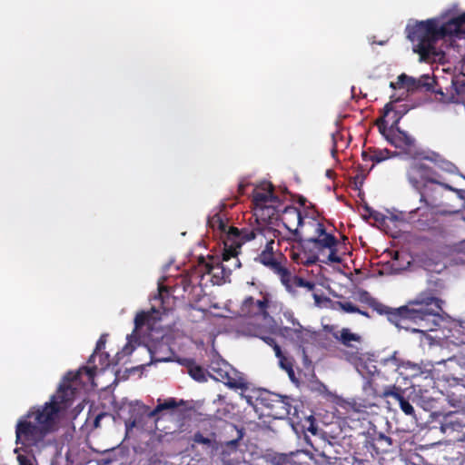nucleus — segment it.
<instances>
[{
	"label": "nucleus",
	"mask_w": 465,
	"mask_h": 465,
	"mask_svg": "<svg viewBox=\"0 0 465 465\" xmlns=\"http://www.w3.org/2000/svg\"><path fill=\"white\" fill-rule=\"evenodd\" d=\"M270 306V298L268 294L262 296L261 300H254L253 297H246L240 307V315L246 318H256L267 320L269 318L268 309Z\"/></svg>",
	"instance_id": "nucleus-14"
},
{
	"label": "nucleus",
	"mask_w": 465,
	"mask_h": 465,
	"mask_svg": "<svg viewBox=\"0 0 465 465\" xmlns=\"http://www.w3.org/2000/svg\"><path fill=\"white\" fill-rule=\"evenodd\" d=\"M407 38L413 44L412 50L420 61H428L437 54L436 44L447 37L465 35V13L443 22L440 17L417 21L406 26Z\"/></svg>",
	"instance_id": "nucleus-2"
},
{
	"label": "nucleus",
	"mask_w": 465,
	"mask_h": 465,
	"mask_svg": "<svg viewBox=\"0 0 465 465\" xmlns=\"http://www.w3.org/2000/svg\"><path fill=\"white\" fill-rule=\"evenodd\" d=\"M356 313H359V314H361V315H362V316H365V317H367V318H370V315H369L368 312H366V311H362V310H361L360 308H359V312H356Z\"/></svg>",
	"instance_id": "nucleus-53"
},
{
	"label": "nucleus",
	"mask_w": 465,
	"mask_h": 465,
	"mask_svg": "<svg viewBox=\"0 0 465 465\" xmlns=\"http://www.w3.org/2000/svg\"><path fill=\"white\" fill-rule=\"evenodd\" d=\"M231 233L234 236L242 235V239L244 240L259 239L261 243H262V240L264 239V249L255 257L254 261L278 275L284 285L290 284L292 273L285 266L286 258L282 253L276 255L273 252L274 239L280 233L278 230L264 225L252 228L244 227L242 229H232Z\"/></svg>",
	"instance_id": "nucleus-4"
},
{
	"label": "nucleus",
	"mask_w": 465,
	"mask_h": 465,
	"mask_svg": "<svg viewBox=\"0 0 465 465\" xmlns=\"http://www.w3.org/2000/svg\"><path fill=\"white\" fill-rule=\"evenodd\" d=\"M193 443L206 445L208 447L212 446V440L204 437L201 432H195L192 438Z\"/></svg>",
	"instance_id": "nucleus-42"
},
{
	"label": "nucleus",
	"mask_w": 465,
	"mask_h": 465,
	"mask_svg": "<svg viewBox=\"0 0 465 465\" xmlns=\"http://www.w3.org/2000/svg\"><path fill=\"white\" fill-rule=\"evenodd\" d=\"M281 333L285 337L293 339V328L283 327L281 329Z\"/></svg>",
	"instance_id": "nucleus-47"
},
{
	"label": "nucleus",
	"mask_w": 465,
	"mask_h": 465,
	"mask_svg": "<svg viewBox=\"0 0 465 465\" xmlns=\"http://www.w3.org/2000/svg\"><path fill=\"white\" fill-rule=\"evenodd\" d=\"M106 415L105 412H101L99 413L95 418H94V428H98L100 426V421Z\"/></svg>",
	"instance_id": "nucleus-50"
},
{
	"label": "nucleus",
	"mask_w": 465,
	"mask_h": 465,
	"mask_svg": "<svg viewBox=\"0 0 465 465\" xmlns=\"http://www.w3.org/2000/svg\"><path fill=\"white\" fill-rule=\"evenodd\" d=\"M311 225L314 227V234L307 239L301 236L293 238L292 241L297 242L301 252H292V259L297 262L306 266L313 265L319 261V255L327 248L338 245L337 238L326 232L323 223L312 220Z\"/></svg>",
	"instance_id": "nucleus-6"
},
{
	"label": "nucleus",
	"mask_w": 465,
	"mask_h": 465,
	"mask_svg": "<svg viewBox=\"0 0 465 465\" xmlns=\"http://www.w3.org/2000/svg\"><path fill=\"white\" fill-rule=\"evenodd\" d=\"M150 407L144 404H137L131 411L129 419L125 421V427L127 430H131L134 428L144 430L147 419H153L149 413L151 412Z\"/></svg>",
	"instance_id": "nucleus-22"
},
{
	"label": "nucleus",
	"mask_w": 465,
	"mask_h": 465,
	"mask_svg": "<svg viewBox=\"0 0 465 465\" xmlns=\"http://www.w3.org/2000/svg\"><path fill=\"white\" fill-rule=\"evenodd\" d=\"M230 264H223V270H228L232 272V270H236L241 267V262L238 258L232 259Z\"/></svg>",
	"instance_id": "nucleus-44"
},
{
	"label": "nucleus",
	"mask_w": 465,
	"mask_h": 465,
	"mask_svg": "<svg viewBox=\"0 0 465 465\" xmlns=\"http://www.w3.org/2000/svg\"><path fill=\"white\" fill-rule=\"evenodd\" d=\"M280 358V365L281 367L287 371L290 379L292 381H294L295 379V373L293 370V366L291 361H289L287 358L283 357L282 355Z\"/></svg>",
	"instance_id": "nucleus-37"
},
{
	"label": "nucleus",
	"mask_w": 465,
	"mask_h": 465,
	"mask_svg": "<svg viewBox=\"0 0 465 465\" xmlns=\"http://www.w3.org/2000/svg\"><path fill=\"white\" fill-rule=\"evenodd\" d=\"M452 87L455 89V94H451L450 96L445 95L442 92H436L441 95L440 101L443 103H452L457 101L456 95H460L465 91V83L460 81H452Z\"/></svg>",
	"instance_id": "nucleus-30"
},
{
	"label": "nucleus",
	"mask_w": 465,
	"mask_h": 465,
	"mask_svg": "<svg viewBox=\"0 0 465 465\" xmlns=\"http://www.w3.org/2000/svg\"><path fill=\"white\" fill-rule=\"evenodd\" d=\"M150 352L152 359L155 361H168L171 360L173 354L170 347L163 342L153 344L152 348H150Z\"/></svg>",
	"instance_id": "nucleus-28"
},
{
	"label": "nucleus",
	"mask_w": 465,
	"mask_h": 465,
	"mask_svg": "<svg viewBox=\"0 0 465 465\" xmlns=\"http://www.w3.org/2000/svg\"><path fill=\"white\" fill-rule=\"evenodd\" d=\"M440 430L450 441H465V413L456 411L447 414L441 421Z\"/></svg>",
	"instance_id": "nucleus-12"
},
{
	"label": "nucleus",
	"mask_w": 465,
	"mask_h": 465,
	"mask_svg": "<svg viewBox=\"0 0 465 465\" xmlns=\"http://www.w3.org/2000/svg\"><path fill=\"white\" fill-rule=\"evenodd\" d=\"M256 401L267 410V416L278 420L288 419L292 424L301 425L312 434L317 433L313 416L304 415L299 411L297 405H292L293 400L290 397L264 391L260 393Z\"/></svg>",
	"instance_id": "nucleus-5"
},
{
	"label": "nucleus",
	"mask_w": 465,
	"mask_h": 465,
	"mask_svg": "<svg viewBox=\"0 0 465 465\" xmlns=\"http://www.w3.org/2000/svg\"><path fill=\"white\" fill-rule=\"evenodd\" d=\"M231 443L232 444H236L237 443V440H232Z\"/></svg>",
	"instance_id": "nucleus-58"
},
{
	"label": "nucleus",
	"mask_w": 465,
	"mask_h": 465,
	"mask_svg": "<svg viewBox=\"0 0 465 465\" xmlns=\"http://www.w3.org/2000/svg\"><path fill=\"white\" fill-rule=\"evenodd\" d=\"M207 225L213 230H219L221 232H225L227 230V224L220 213L210 216L207 220Z\"/></svg>",
	"instance_id": "nucleus-33"
},
{
	"label": "nucleus",
	"mask_w": 465,
	"mask_h": 465,
	"mask_svg": "<svg viewBox=\"0 0 465 465\" xmlns=\"http://www.w3.org/2000/svg\"><path fill=\"white\" fill-rule=\"evenodd\" d=\"M392 444L393 440L391 437L379 432L370 438H367L364 446L373 457L374 455L389 452Z\"/></svg>",
	"instance_id": "nucleus-21"
},
{
	"label": "nucleus",
	"mask_w": 465,
	"mask_h": 465,
	"mask_svg": "<svg viewBox=\"0 0 465 465\" xmlns=\"http://www.w3.org/2000/svg\"><path fill=\"white\" fill-rule=\"evenodd\" d=\"M232 229H237L231 226L227 232V238L224 241V248L223 252V262L228 263L232 259L238 258L240 249L243 243L250 240L242 239V235L234 236L231 232Z\"/></svg>",
	"instance_id": "nucleus-20"
},
{
	"label": "nucleus",
	"mask_w": 465,
	"mask_h": 465,
	"mask_svg": "<svg viewBox=\"0 0 465 465\" xmlns=\"http://www.w3.org/2000/svg\"><path fill=\"white\" fill-rule=\"evenodd\" d=\"M181 283L183 284V291H187V288L191 285V281L188 278H183Z\"/></svg>",
	"instance_id": "nucleus-51"
},
{
	"label": "nucleus",
	"mask_w": 465,
	"mask_h": 465,
	"mask_svg": "<svg viewBox=\"0 0 465 465\" xmlns=\"http://www.w3.org/2000/svg\"><path fill=\"white\" fill-rule=\"evenodd\" d=\"M188 373L196 381L203 382L206 381L203 368L194 364L193 361L188 365Z\"/></svg>",
	"instance_id": "nucleus-35"
},
{
	"label": "nucleus",
	"mask_w": 465,
	"mask_h": 465,
	"mask_svg": "<svg viewBox=\"0 0 465 465\" xmlns=\"http://www.w3.org/2000/svg\"><path fill=\"white\" fill-rule=\"evenodd\" d=\"M380 396L383 399H392L395 402H398L401 410L406 415H414V408L405 398V390L401 387L396 385L386 386Z\"/></svg>",
	"instance_id": "nucleus-19"
},
{
	"label": "nucleus",
	"mask_w": 465,
	"mask_h": 465,
	"mask_svg": "<svg viewBox=\"0 0 465 465\" xmlns=\"http://www.w3.org/2000/svg\"><path fill=\"white\" fill-rule=\"evenodd\" d=\"M262 340L268 344L270 345L271 347H272L274 352H275V355L277 357H281L282 356V349L280 347V345L277 343L276 340L273 338V337H271V336H266V337H263Z\"/></svg>",
	"instance_id": "nucleus-41"
},
{
	"label": "nucleus",
	"mask_w": 465,
	"mask_h": 465,
	"mask_svg": "<svg viewBox=\"0 0 465 465\" xmlns=\"http://www.w3.org/2000/svg\"><path fill=\"white\" fill-rule=\"evenodd\" d=\"M298 286L307 288L310 291H312L315 287V284L312 282L306 281L304 279H298Z\"/></svg>",
	"instance_id": "nucleus-45"
},
{
	"label": "nucleus",
	"mask_w": 465,
	"mask_h": 465,
	"mask_svg": "<svg viewBox=\"0 0 465 465\" xmlns=\"http://www.w3.org/2000/svg\"><path fill=\"white\" fill-rule=\"evenodd\" d=\"M409 183L420 194V202L427 203L426 197L429 196V184H438L446 190L454 192L455 189L441 181V175L433 168L424 163L415 162L411 164L407 171Z\"/></svg>",
	"instance_id": "nucleus-8"
},
{
	"label": "nucleus",
	"mask_w": 465,
	"mask_h": 465,
	"mask_svg": "<svg viewBox=\"0 0 465 465\" xmlns=\"http://www.w3.org/2000/svg\"><path fill=\"white\" fill-rule=\"evenodd\" d=\"M333 174H334V173H333V171H332V170H330V169H329V170H327V171H326V176H327V177H329V178H332Z\"/></svg>",
	"instance_id": "nucleus-54"
},
{
	"label": "nucleus",
	"mask_w": 465,
	"mask_h": 465,
	"mask_svg": "<svg viewBox=\"0 0 465 465\" xmlns=\"http://www.w3.org/2000/svg\"><path fill=\"white\" fill-rule=\"evenodd\" d=\"M250 185V183L244 179H242L239 184H238V193L240 195H243L245 194V190H246V187H248Z\"/></svg>",
	"instance_id": "nucleus-46"
},
{
	"label": "nucleus",
	"mask_w": 465,
	"mask_h": 465,
	"mask_svg": "<svg viewBox=\"0 0 465 465\" xmlns=\"http://www.w3.org/2000/svg\"><path fill=\"white\" fill-rule=\"evenodd\" d=\"M400 376L404 380H417L412 383L414 387L431 386L433 381L432 372L430 370H424L419 364L412 363L410 361H404L401 363Z\"/></svg>",
	"instance_id": "nucleus-13"
},
{
	"label": "nucleus",
	"mask_w": 465,
	"mask_h": 465,
	"mask_svg": "<svg viewBox=\"0 0 465 465\" xmlns=\"http://www.w3.org/2000/svg\"><path fill=\"white\" fill-rule=\"evenodd\" d=\"M74 394V390L70 385H61L50 401L41 407L52 408L54 411V420L57 422L59 412L71 406Z\"/></svg>",
	"instance_id": "nucleus-16"
},
{
	"label": "nucleus",
	"mask_w": 465,
	"mask_h": 465,
	"mask_svg": "<svg viewBox=\"0 0 465 465\" xmlns=\"http://www.w3.org/2000/svg\"><path fill=\"white\" fill-rule=\"evenodd\" d=\"M402 361L403 360L399 356V352L394 351L391 355L382 358L380 365L385 373H398L400 375Z\"/></svg>",
	"instance_id": "nucleus-26"
},
{
	"label": "nucleus",
	"mask_w": 465,
	"mask_h": 465,
	"mask_svg": "<svg viewBox=\"0 0 465 465\" xmlns=\"http://www.w3.org/2000/svg\"><path fill=\"white\" fill-rule=\"evenodd\" d=\"M331 309H333V310L340 309V310L343 311L344 312H348V313H356V312H359V307H357L351 302H340V301L333 302L331 304Z\"/></svg>",
	"instance_id": "nucleus-36"
},
{
	"label": "nucleus",
	"mask_w": 465,
	"mask_h": 465,
	"mask_svg": "<svg viewBox=\"0 0 465 465\" xmlns=\"http://www.w3.org/2000/svg\"><path fill=\"white\" fill-rule=\"evenodd\" d=\"M333 338L343 346L350 348V351L359 349L352 342L361 343L362 338L360 334L351 332L349 328H342L340 331L332 333Z\"/></svg>",
	"instance_id": "nucleus-24"
},
{
	"label": "nucleus",
	"mask_w": 465,
	"mask_h": 465,
	"mask_svg": "<svg viewBox=\"0 0 465 465\" xmlns=\"http://www.w3.org/2000/svg\"><path fill=\"white\" fill-rule=\"evenodd\" d=\"M242 398H244V399L246 400V401H247V403H248L249 405H251V406H254V403H253V401H252V396H250V395H243V394H242Z\"/></svg>",
	"instance_id": "nucleus-52"
},
{
	"label": "nucleus",
	"mask_w": 465,
	"mask_h": 465,
	"mask_svg": "<svg viewBox=\"0 0 465 465\" xmlns=\"http://www.w3.org/2000/svg\"><path fill=\"white\" fill-rule=\"evenodd\" d=\"M293 339H295L297 341H304V328L298 322L293 321Z\"/></svg>",
	"instance_id": "nucleus-40"
},
{
	"label": "nucleus",
	"mask_w": 465,
	"mask_h": 465,
	"mask_svg": "<svg viewBox=\"0 0 465 465\" xmlns=\"http://www.w3.org/2000/svg\"><path fill=\"white\" fill-rule=\"evenodd\" d=\"M327 249L330 251V252H329V255L327 256V259L322 261V262H324V263H329V262L340 263V262H341V258L337 255V245H334L333 247L327 248Z\"/></svg>",
	"instance_id": "nucleus-39"
},
{
	"label": "nucleus",
	"mask_w": 465,
	"mask_h": 465,
	"mask_svg": "<svg viewBox=\"0 0 465 465\" xmlns=\"http://www.w3.org/2000/svg\"><path fill=\"white\" fill-rule=\"evenodd\" d=\"M364 209L368 213L369 216L372 217L376 222H383L384 221V215L381 214V213L372 210L371 207H369L367 205L364 207Z\"/></svg>",
	"instance_id": "nucleus-43"
},
{
	"label": "nucleus",
	"mask_w": 465,
	"mask_h": 465,
	"mask_svg": "<svg viewBox=\"0 0 465 465\" xmlns=\"http://www.w3.org/2000/svg\"><path fill=\"white\" fill-rule=\"evenodd\" d=\"M313 298H314V300H315V302H316V303H319V302H320V296H319L318 294H313Z\"/></svg>",
	"instance_id": "nucleus-56"
},
{
	"label": "nucleus",
	"mask_w": 465,
	"mask_h": 465,
	"mask_svg": "<svg viewBox=\"0 0 465 465\" xmlns=\"http://www.w3.org/2000/svg\"><path fill=\"white\" fill-rule=\"evenodd\" d=\"M17 460L19 465H33L31 460L24 455H18Z\"/></svg>",
	"instance_id": "nucleus-48"
},
{
	"label": "nucleus",
	"mask_w": 465,
	"mask_h": 465,
	"mask_svg": "<svg viewBox=\"0 0 465 465\" xmlns=\"http://www.w3.org/2000/svg\"><path fill=\"white\" fill-rule=\"evenodd\" d=\"M282 223L284 227L292 234V238H299L301 232L299 228L303 225V216L302 212L294 206H283L282 208Z\"/></svg>",
	"instance_id": "nucleus-18"
},
{
	"label": "nucleus",
	"mask_w": 465,
	"mask_h": 465,
	"mask_svg": "<svg viewBox=\"0 0 465 465\" xmlns=\"http://www.w3.org/2000/svg\"><path fill=\"white\" fill-rule=\"evenodd\" d=\"M391 113H395L393 110L392 103H388L384 106V113L381 118L377 120V126L380 131V133L384 135L385 137L389 134H386L387 132V123L385 121V117L389 116Z\"/></svg>",
	"instance_id": "nucleus-34"
},
{
	"label": "nucleus",
	"mask_w": 465,
	"mask_h": 465,
	"mask_svg": "<svg viewBox=\"0 0 465 465\" xmlns=\"http://www.w3.org/2000/svg\"><path fill=\"white\" fill-rule=\"evenodd\" d=\"M433 80L428 75H424L420 79H416L411 76H408L405 74H401L398 76L397 81L391 82L390 86L392 89L396 88H406L408 91L413 92L417 90H426L429 91L432 87Z\"/></svg>",
	"instance_id": "nucleus-17"
},
{
	"label": "nucleus",
	"mask_w": 465,
	"mask_h": 465,
	"mask_svg": "<svg viewBox=\"0 0 465 465\" xmlns=\"http://www.w3.org/2000/svg\"><path fill=\"white\" fill-rule=\"evenodd\" d=\"M421 159L433 162L439 169H440L446 173H453L457 170V167L455 166V164H453L450 161L441 159L439 154L434 153H432L431 156L425 155V153H424L422 155Z\"/></svg>",
	"instance_id": "nucleus-29"
},
{
	"label": "nucleus",
	"mask_w": 465,
	"mask_h": 465,
	"mask_svg": "<svg viewBox=\"0 0 465 465\" xmlns=\"http://www.w3.org/2000/svg\"><path fill=\"white\" fill-rule=\"evenodd\" d=\"M84 372L87 376H88V379L91 380L94 378V376L95 375V368H89V367H83L82 369H80L76 373H74L73 375V377L71 378V380L73 381H81V375H82V372Z\"/></svg>",
	"instance_id": "nucleus-38"
},
{
	"label": "nucleus",
	"mask_w": 465,
	"mask_h": 465,
	"mask_svg": "<svg viewBox=\"0 0 465 465\" xmlns=\"http://www.w3.org/2000/svg\"><path fill=\"white\" fill-rule=\"evenodd\" d=\"M252 210L255 221L259 226H269L272 220H277L282 212L283 202L275 194L271 183H264L252 192Z\"/></svg>",
	"instance_id": "nucleus-7"
},
{
	"label": "nucleus",
	"mask_w": 465,
	"mask_h": 465,
	"mask_svg": "<svg viewBox=\"0 0 465 465\" xmlns=\"http://www.w3.org/2000/svg\"><path fill=\"white\" fill-rule=\"evenodd\" d=\"M208 374L213 380L223 382L230 389L246 391V379L224 360H214L208 366Z\"/></svg>",
	"instance_id": "nucleus-10"
},
{
	"label": "nucleus",
	"mask_w": 465,
	"mask_h": 465,
	"mask_svg": "<svg viewBox=\"0 0 465 465\" xmlns=\"http://www.w3.org/2000/svg\"><path fill=\"white\" fill-rule=\"evenodd\" d=\"M185 401L183 400H176L175 398H168L164 400L163 402L161 400H158V404L156 407L151 411L149 415L153 417V421L156 423L162 418V413L163 411H173L178 407L184 406Z\"/></svg>",
	"instance_id": "nucleus-25"
},
{
	"label": "nucleus",
	"mask_w": 465,
	"mask_h": 465,
	"mask_svg": "<svg viewBox=\"0 0 465 465\" xmlns=\"http://www.w3.org/2000/svg\"><path fill=\"white\" fill-rule=\"evenodd\" d=\"M377 44L380 45H383L386 44V41H379Z\"/></svg>",
	"instance_id": "nucleus-57"
},
{
	"label": "nucleus",
	"mask_w": 465,
	"mask_h": 465,
	"mask_svg": "<svg viewBox=\"0 0 465 465\" xmlns=\"http://www.w3.org/2000/svg\"><path fill=\"white\" fill-rule=\"evenodd\" d=\"M54 411L49 407H32L15 425V443L32 454L41 453L52 444L49 434L55 430Z\"/></svg>",
	"instance_id": "nucleus-3"
},
{
	"label": "nucleus",
	"mask_w": 465,
	"mask_h": 465,
	"mask_svg": "<svg viewBox=\"0 0 465 465\" xmlns=\"http://www.w3.org/2000/svg\"><path fill=\"white\" fill-rule=\"evenodd\" d=\"M442 380L449 385L447 391L448 401L454 407H460L465 404V385L463 378L455 376V373H447L442 375Z\"/></svg>",
	"instance_id": "nucleus-15"
},
{
	"label": "nucleus",
	"mask_w": 465,
	"mask_h": 465,
	"mask_svg": "<svg viewBox=\"0 0 465 465\" xmlns=\"http://www.w3.org/2000/svg\"><path fill=\"white\" fill-rule=\"evenodd\" d=\"M105 345V337L104 335H102L99 340L96 342V351H101L103 348H104Z\"/></svg>",
	"instance_id": "nucleus-49"
},
{
	"label": "nucleus",
	"mask_w": 465,
	"mask_h": 465,
	"mask_svg": "<svg viewBox=\"0 0 465 465\" xmlns=\"http://www.w3.org/2000/svg\"><path fill=\"white\" fill-rule=\"evenodd\" d=\"M269 462L271 465H299L293 460L292 453H275L270 457Z\"/></svg>",
	"instance_id": "nucleus-31"
},
{
	"label": "nucleus",
	"mask_w": 465,
	"mask_h": 465,
	"mask_svg": "<svg viewBox=\"0 0 465 465\" xmlns=\"http://www.w3.org/2000/svg\"><path fill=\"white\" fill-rule=\"evenodd\" d=\"M361 298L379 314L386 315L391 324L412 332L434 331L438 326L443 304L438 292L431 289L420 292L414 299L399 308H391L380 302L366 291L362 292Z\"/></svg>",
	"instance_id": "nucleus-1"
},
{
	"label": "nucleus",
	"mask_w": 465,
	"mask_h": 465,
	"mask_svg": "<svg viewBox=\"0 0 465 465\" xmlns=\"http://www.w3.org/2000/svg\"><path fill=\"white\" fill-rule=\"evenodd\" d=\"M401 114L394 113V120L391 127L390 135L386 136L387 141L396 148L403 151L413 159H421L424 152L420 150L416 145V140L408 133L402 131L399 127Z\"/></svg>",
	"instance_id": "nucleus-11"
},
{
	"label": "nucleus",
	"mask_w": 465,
	"mask_h": 465,
	"mask_svg": "<svg viewBox=\"0 0 465 465\" xmlns=\"http://www.w3.org/2000/svg\"><path fill=\"white\" fill-rule=\"evenodd\" d=\"M168 291L164 287H159L158 295L154 296L153 304L150 311H142L138 312L134 318V329L133 335L146 328L148 331H153L156 328L157 322L161 320L163 313L170 311V308L165 305L164 297H168Z\"/></svg>",
	"instance_id": "nucleus-9"
},
{
	"label": "nucleus",
	"mask_w": 465,
	"mask_h": 465,
	"mask_svg": "<svg viewBox=\"0 0 465 465\" xmlns=\"http://www.w3.org/2000/svg\"><path fill=\"white\" fill-rule=\"evenodd\" d=\"M442 363L449 373H455V376L461 378L465 377V357L455 355L443 361Z\"/></svg>",
	"instance_id": "nucleus-27"
},
{
	"label": "nucleus",
	"mask_w": 465,
	"mask_h": 465,
	"mask_svg": "<svg viewBox=\"0 0 465 465\" xmlns=\"http://www.w3.org/2000/svg\"><path fill=\"white\" fill-rule=\"evenodd\" d=\"M306 202H307V200H306L305 198H303V197H302V198L300 199V201H299L300 204H301L302 206H303V207L305 206Z\"/></svg>",
	"instance_id": "nucleus-55"
},
{
	"label": "nucleus",
	"mask_w": 465,
	"mask_h": 465,
	"mask_svg": "<svg viewBox=\"0 0 465 465\" xmlns=\"http://www.w3.org/2000/svg\"><path fill=\"white\" fill-rule=\"evenodd\" d=\"M346 360L354 364L359 371H366L369 374H374L377 372L376 366L372 363L369 358L366 359V355L361 351L360 349L356 351H347L344 352Z\"/></svg>",
	"instance_id": "nucleus-23"
},
{
	"label": "nucleus",
	"mask_w": 465,
	"mask_h": 465,
	"mask_svg": "<svg viewBox=\"0 0 465 465\" xmlns=\"http://www.w3.org/2000/svg\"><path fill=\"white\" fill-rule=\"evenodd\" d=\"M390 157V151L388 149L380 150L374 149L371 154L366 152L362 153V158L364 161L371 160L373 163H381Z\"/></svg>",
	"instance_id": "nucleus-32"
}]
</instances>
